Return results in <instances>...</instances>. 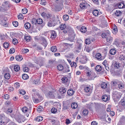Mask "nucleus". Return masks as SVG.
I'll list each match as a JSON object with an SVG mask.
<instances>
[{"label":"nucleus","mask_w":125,"mask_h":125,"mask_svg":"<svg viewBox=\"0 0 125 125\" xmlns=\"http://www.w3.org/2000/svg\"><path fill=\"white\" fill-rule=\"evenodd\" d=\"M59 28L61 30H63V32L65 34L68 32L72 29L69 26H66L64 23L61 24Z\"/></svg>","instance_id":"obj_1"},{"label":"nucleus","mask_w":125,"mask_h":125,"mask_svg":"<svg viewBox=\"0 0 125 125\" xmlns=\"http://www.w3.org/2000/svg\"><path fill=\"white\" fill-rule=\"evenodd\" d=\"M68 32L69 33L68 39V40L71 42H73L74 39L75 35V34L74 33L72 29H71V30H70Z\"/></svg>","instance_id":"obj_2"},{"label":"nucleus","mask_w":125,"mask_h":125,"mask_svg":"<svg viewBox=\"0 0 125 125\" xmlns=\"http://www.w3.org/2000/svg\"><path fill=\"white\" fill-rule=\"evenodd\" d=\"M56 92L49 91L46 94L47 95L51 98L55 99L56 96Z\"/></svg>","instance_id":"obj_3"},{"label":"nucleus","mask_w":125,"mask_h":125,"mask_svg":"<svg viewBox=\"0 0 125 125\" xmlns=\"http://www.w3.org/2000/svg\"><path fill=\"white\" fill-rule=\"evenodd\" d=\"M7 118L4 117H2L0 119V125H4L7 122Z\"/></svg>","instance_id":"obj_4"},{"label":"nucleus","mask_w":125,"mask_h":125,"mask_svg":"<svg viewBox=\"0 0 125 125\" xmlns=\"http://www.w3.org/2000/svg\"><path fill=\"white\" fill-rule=\"evenodd\" d=\"M42 15L45 18L49 19V20L51 19L52 15L50 14H46L44 13H43L42 14Z\"/></svg>","instance_id":"obj_5"},{"label":"nucleus","mask_w":125,"mask_h":125,"mask_svg":"<svg viewBox=\"0 0 125 125\" xmlns=\"http://www.w3.org/2000/svg\"><path fill=\"white\" fill-rule=\"evenodd\" d=\"M70 104L67 102H65L63 103L62 110H65L68 109V108L70 106Z\"/></svg>","instance_id":"obj_6"},{"label":"nucleus","mask_w":125,"mask_h":125,"mask_svg":"<svg viewBox=\"0 0 125 125\" xmlns=\"http://www.w3.org/2000/svg\"><path fill=\"white\" fill-rule=\"evenodd\" d=\"M50 33L51 38H55L56 37L57 34L56 31H51Z\"/></svg>","instance_id":"obj_7"},{"label":"nucleus","mask_w":125,"mask_h":125,"mask_svg":"<svg viewBox=\"0 0 125 125\" xmlns=\"http://www.w3.org/2000/svg\"><path fill=\"white\" fill-rule=\"evenodd\" d=\"M41 41L42 44L43 45L44 47H45L47 44V42L46 40L43 37H42Z\"/></svg>","instance_id":"obj_8"},{"label":"nucleus","mask_w":125,"mask_h":125,"mask_svg":"<svg viewBox=\"0 0 125 125\" xmlns=\"http://www.w3.org/2000/svg\"><path fill=\"white\" fill-rule=\"evenodd\" d=\"M75 91L72 89H70L68 90L67 93L70 96L73 95L74 94Z\"/></svg>","instance_id":"obj_9"},{"label":"nucleus","mask_w":125,"mask_h":125,"mask_svg":"<svg viewBox=\"0 0 125 125\" xmlns=\"http://www.w3.org/2000/svg\"><path fill=\"white\" fill-rule=\"evenodd\" d=\"M54 22V20L53 19H50L49 20V21L48 23V25L49 27H52L53 25Z\"/></svg>","instance_id":"obj_10"},{"label":"nucleus","mask_w":125,"mask_h":125,"mask_svg":"<svg viewBox=\"0 0 125 125\" xmlns=\"http://www.w3.org/2000/svg\"><path fill=\"white\" fill-rule=\"evenodd\" d=\"M86 2H82L81 3L80 5V8L82 9H84L86 8Z\"/></svg>","instance_id":"obj_11"},{"label":"nucleus","mask_w":125,"mask_h":125,"mask_svg":"<svg viewBox=\"0 0 125 125\" xmlns=\"http://www.w3.org/2000/svg\"><path fill=\"white\" fill-rule=\"evenodd\" d=\"M23 70L24 72H28L29 70V68L25 65H23Z\"/></svg>","instance_id":"obj_12"},{"label":"nucleus","mask_w":125,"mask_h":125,"mask_svg":"<svg viewBox=\"0 0 125 125\" xmlns=\"http://www.w3.org/2000/svg\"><path fill=\"white\" fill-rule=\"evenodd\" d=\"M24 27L27 29H29L31 27V25L29 22H26L24 24Z\"/></svg>","instance_id":"obj_13"},{"label":"nucleus","mask_w":125,"mask_h":125,"mask_svg":"<svg viewBox=\"0 0 125 125\" xmlns=\"http://www.w3.org/2000/svg\"><path fill=\"white\" fill-rule=\"evenodd\" d=\"M15 59L17 61H20L23 58L21 55H17L16 56Z\"/></svg>","instance_id":"obj_14"},{"label":"nucleus","mask_w":125,"mask_h":125,"mask_svg":"<svg viewBox=\"0 0 125 125\" xmlns=\"http://www.w3.org/2000/svg\"><path fill=\"white\" fill-rule=\"evenodd\" d=\"M34 20L35 21V22H36L38 24H41L43 22L42 20L41 19H38L37 20H36V19H35Z\"/></svg>","instance_id":"obj_15"},{"label":"nucleus","mask_w":125,"mask_h":125,"mask_svg":"<svg viewBox=\"0 0 125 125\" xmlns=\"http://www.w3.org/2000/svg\"><path fill=\"white\" fill-rule=\"evenodd\" d=\"M43 119V117L41 116H38L36 118V121L39 122L41 121Z\"/></svg>","instance_id":"obj_16"},{"label":"nucleus","mask_w":125,"mask_h":125,"mask_svg":"<svg viewBox=\"0 0 125 125\" xmlns=\"http://www.w3.org/2000/svg\"><path fill=\"white\" fill-rule=\"evenodd\" d=\"M95 69L96 71L99 72L101 70L102 67L100 65H98L96 66Z\"/></svg>","instance_id":"obj_17"},{"label":"nucleus","mask_w":125,"mask_h":125,"mask_svg":"<svg viewBox=\"0 0 125 125\" xmlns=\"http://www.w3.org/2000/svg\"><path fill=\"white\" fill-rule=\"evenodd\" d=\"M62 82L64 83H66L67 82L68 79L66 77H63L61 79Z\"/></svg>","instance_id":"obj_18"},{"label":"nucleus","mask_w":125,"mask_h":125,"mask_svg":"<svg viewBox=\"0 0 125 125\" xmlns=\"http://www.w3.org/2000/svg\"><path fill=\"white\" fill-rule=\"evenodd\" d=\"M80 31L84 33L87 31L86 28L85 26H83L81 28Z\"/></svg>","instance_id":"obj_19"},{"label":"nucleus","mask_w":125,"mask_h":125,"mask_svg":"<svg viewBox=\"0 0 125 125\" xmlns=\"http://www.w3.org/2000/svg\"><path fill=\"white\" fill-rule=\"evenodd\" d=\"M69 67L68 66H67L63 68V71L64 73L69 72L70 71V70L69 69Z\"/></svg>","instance_id":"obj_20"},{"label":"nucleus","mask_w":125,"mask_h":125,"mask_svg":"<svg viewBox=\"0 0 125 125\" xmlns=\"http://www.w3.org/2000/svg\"><path fill=\"white\" fill-rule=\"evenodd\" d=\"M108 98L106 95H104L102 96V99L104 101H106L108 100Z\"/></svg>","instance_id":"obj_21"},{"label":"nucleus","mask_w":125,"mask_h":125,"mask_svg":"<svg viewBox=\"0 0 125 125\" xmlns=\"http://www.w3.org/2000/svg\"><path fill=\"white\" fill-rule=\"evenodd\" d=\"M71 106L72 108L75 109L77 107L78 105L75 103H73L71 104Z\"/></svg>","instance_id":"obj_22"},{"label":"nucleus","mask_w":125,"mask_h":125,"mask_svg":"<svg viewBox=\"0 0 125 125\" xmlns=\"http://www.w3.org/2000/svg\"><path fill=\"white\" fill-rule=\"evenodd\" d=\"M95 58L97 59L101 60V54L100 53H97L95 55Z\"/></svg>","instance_id":"obj_23"},{"label":"nucleus","mask_w":125,"mask_h":125,"mask_svg":"<svg viewBox=\"0 0 125 125\" xmlns=\"http://www.w3.org/2000/svg\"><path fill=\"white\" fill-rule=\"evenodd\" d=\"M84 91L85 92L90 93V88L88 86L84 88Z\"/></svg>","instance_id":"obj_24"},{"label":"nucleus","mask_w":125,"mask_h":125,"mask_svg":"<svg viewBox=\"0 0 125 125\" xmlns=\"http://www.w3.org/2000/svg\"><path fill=\"white\" fill-rule=\"evenodd\" d=\"M118 6L119 8L121 9L124 8L125 5L123 3H120L118 4Z\"/></svg>","instance_id":"obj_25"},{"label":"nucleus","mask_w":125,"mask_h":125,"mask_svg":"<svg viewBox=\"0 0 125 125\" xmlns=\"http://www.w3.org/2000/svg\"><path fill=\"white\" fill-rule=\"evenodd\" d=\"M121 14V12L119 10H116L115 13V14L117 16H120Z\"/></svg>","instance_id":"obj_26"},{"label":"nucleus","mask_w":125,"mask_h":125,"mask_svg":"<svg viewBox=\"0 0 125 125\" xmlns=\"http://www.w3.org/2000/svg\"><path fill=\"white\" fill-rule=\"evenodd\" d=\"M99 12L97 10H94L93 11V15L95 16H97L98 15Z\"/></svg>","instance_id":"obj_27"},{"label":"nucleus","mask_w":125,"mask_h":125,"mask_svg":"<svg viewBox=\"0 0 125 125\" xmlns=\"http://www.w3.org/2000/svg\"><path fill=\"white\" fill-rule=\"evenodd\" d=\"M4 77L7 79H9L10 78V76L9 73H6L4 74Z\"/></svg>","instance_id":"obj_28"},{"label":"nucleus","mask_w":125,"mask_h":125,"mask_svg":"<svg viewBox=\"0 0 125 125\" xmlns=\"http://www.w3.org/2000/svg\"><path fill=\"white\" fill-rule=\"evenodd\" d=\"M57 67V69L59 71H62L63 69V66L61 64L58 65Z\"/></svg>","instance_id":"obj_29"},{"label":"nucleus","mask_w":125,"mask_h":125,"mask_svg":"<svg viewBox=\"0 0 125 125\" xmlns=\"http://www.w3.org/2000/svg\"><path fill=\"white\" fill-rule=\"evenodd\" d=\"M57 50L56 47L55 46H52L51 49V51L53 52H55Z\"/></svg>","instance_id":"obj_30"},{"label":"nucleus","mask_w":125,"mask_h":125,"mask_svg":"<svg viewBox=\"0 0 125 125\" xmlns=\"http://www.w3.org/2000/svg\"><path fill=\"white\" fill-rule=\"evenodd\" d=\"M14 69L15 71L17 72L20 70V67L19 65H17L14 66Z\"/></svg>","instance_id":"obj_31"},{"label":"nucleus","mask_w":125,"mask_h":125,"mask_svg":"<svg viewBox=\"0 0 125 125\" xmlns=\"http://www.w3.org/2000/svg\"><path fill=\"white\" fill-rule=\"evenodd\" d=\"M113 38L111 37H109L106 38L107 41L109 43L111 42L113 40Z\"/></svg>","instance_id":"obj_32"},{"label":"nucleus","mask_w":125,"mask_h":125,"mask_svg":"<svg viewBox=\"0 0 125 125\" xmlns=\"http://www.w3.org/2000/svg\"><path fill=\"white\" fill-rule=\"evenodd\" d=\"M28 76L26 74H23L22 75V78L24 80H26L28 78Z\"/></svg>","instance_id":"obj_33"},{"label":"nucleus","mask_w":125,"mask_h":125,"mask_svg":"<svg viewBox=\"0 0 125 125\" xmlns=\"http://www.w3.org/2000/svg\"><path fill=\"white\" fill-rule=\"evenodd\" d=\"M107 86V84L105 83H103L101 84V87L103 89H105Z\"/></svg>","instance_id":"obj_34"},{"label":"nucleus","mask_w":125,"mask_h":125,"mask_svg":"<svg viewBox=\"0 0 125 125\" xmlns=\"http://www.w3.org/2000/svg\"><path fill=\"white\" fill-rule=\"evenodd\" d=\"M110 53L112 55H114L116 53V51L115 49H112L110 50Z\"/></svg>","instance_id":"obj_35"},{"label":"nucleus","mask_w":125,"mask_h":125,"mask_svg":"<svg viewBox=\"0 0 125 125\" xmlns=\"http://www.w3.org/2000/svg\"><path fill=\"white\" fill-rule=\"evenodd\" d=\"M4 47L5 49L8 48L9 46V43L7 42H5L3 44Z\"/></svg>","instance_id":"obj_36"},{"label":"nucleus","mask_w":125,"mask_h":125,"mask_svg":"<svg viewBox=\"0 0 125 125\" xmlns=\"http://www.w3.org/2000/svg\"><path fill=\"white\" fill-rule=\"evenodd\" d=\"M12 112V109L11 108H8L6 112V113L8 114L11 113Z\"/></svg>","instance_id":"obj_37"},{"label":"nucleus","mask_w":125,"mask_h":125,"mask_svg":"<svg viewBox=\"0 0 125 125\" xmlns=\"http://www.w3.org/2000/svg\"><path fill=\"white\" fill-rule=\"evenodd\" d=\"M111 85L114 86H115L117 85V82L115 81H112L111 83Z\"/></svg>","instance_id":"obj_38"},{"label":"nucleus","mask_w":125,"mask_h":125,"mask_svg":"<svg viewBox=\"0 0 125 125\" xmlns=\"http://www.w3.org/2000/svg\"><path fill=\"white\" fill-rule=\"evenodd\" d=\"M59 91L61 94H64L66 92V90L64 88H62V89H60Z\"/></svg>","instance_id":"obj_39"},{"label":"nucleus","mask_w":125,"mask_h":125,"mask_svg":"<svg viewBox=\"0 0 125 125\" xmlns=\"http://www.w3.org/2000/svg\"><path fill=\"white\" fill-rule=\"evenodd\" d=\"M51 111L52 113H55L57 111V109L55 108H53L51 109Z\"/></svg>","instance_id":"obj_40"},{"label":"nucleus","mask_w":125,"mask_h":125,"mask_svg":"<svg viewBox=\"0 0 125 125\" xmlns=\"http://www.w3.org/2000/svg\"><path fill=\"white\" fill-rule=\"evenodd\" d=\"M88 113V111L87 109L84 110L83 111V114L85 115H87Z\"/></svg>","instance_id":"obj_41"},{"label":"nucleus","mask_w":125,"mask_h":125,"mask_svg":"<svg viewBox=\"0 0 125 125\" xmlns=\"http://www.w3.org/2000/svg\"><path fill=\"white\" fill-rule=\"evenodd\" d=\"M63 18L65 21H67L69 19V17L68 15H64L63 16Z\"/></svg>","instance_id":"obj_42"},{"label":"nucleus","mask_w":125,"mask_h":125,"mask_svg":"<svg viewBox=\"0 0 125 125\" xmlns=\"http://www.w3.org/2000/svg\"><path fill=\"white\" fill-rule=\"evenodd\" d=\"M40 79L35 80H34L33 82L36 85L40 83Z\"/></svg>","instance_id":"obj_43"},{"label":"nucleus","mask_w":125,"mask_h":125,"mask_svg":"<svg viewBox=\"0 0 125 125\" xmlns=\"http://www.w3.org/2000/svg\"><path fill=\"white\" fill-rule=\"evenodd\" d=\"M13 24V26L15 27H17L18 26V22L16 21H14L12 22Z\"/></svg>","instance_id":"obj_44"},{"label":"nucleus","mask_w":125,"mask_h":125,"mask_svg":"<svg viewBox=\"0 0 125 125\" xmlns=\"http://www.w3.org/2000/svg\"><path fill=\"white\" fill-rule=\"evenodd\" d=\"M32 99L34 102L35 103H38L39 102V101L38 99L35 98L34 97L32 98Z\"/></svg>","instance_id":"obj_45"},{"label":"nucleus","mask_w":125,"mask_h":125,"mask_svg":"<svg viewBox=\"0 0 125 125\" xmlns=\"http://www.w3.org/2000/svg\"><path fill=\"white\" fill-rule=\"evenodd\" d=\"M28 108L26 107H24L22 109V111L24 113L26 112L27 111Z\"/></svg>","instance_id":"obj_46"},{"label":"nucleus","mask_w":125,"mask_h":125,"mask_svg":"<svg viewBox=\"0 0 125 125\" xmlns=\"http://www.w3.org/2000/svg\"><path fill=\"white\" fill-rule=\"evenodd\" d=\"M12 41L13 43L14 44H16L18 42V41L15 38L13 39Z\"/></svg>","instance_id":"obj_47"},{"label":"nucleus","mask_w":125,"mask_h":125,"mask_svg":"<svg viewBox=\"0 0 125 125\" xmlns=\"http://www.w3.org/2000/svg\"><path fill=\"white\" fill-rule=\"evenodd\" d=\"M85 43L86 44H89L90 43V41L89 39H86Z\"/></svg>","instance_id":"obj_48"},{"label":"nucleus","mask_w":125,"mask_h":125,"mask_svg":"<svg viewBox=\"0 0 125 125\" xmlns=\"http://www.w3.org/2000/svg\"><path fill=\"white\" fill-rule=\"evenodd\" d=\"M18 18L19 19L21 20L24 17L22 14L20 13L19 14V15L18 16Z\"/></svg>","instance_id":"obj_49"},{"label":"nucleus","mask_w":125,"mask_h":125,"mask_svg":"<svg viewBox=\"0 0 125 125\" xmlns=\"http://www.w3.org/2000/svg\"><path fill=\"white\" fill-rule=\"evenodd\" d=\"M15 51V49L14 48H12L10 50V53H13Z\"/></svg>","instance_id":"obj_50"},{"label":"nucleus","mask_w":125,"mask_h":125,"mask_svg":"<svg viewBox=\"0 0 125 125\" xmlns=\"http://www.w3.org/2000/svg\"><path fill=\"white\" fill-rule=\"evenodd\" d=\"M124 87V85L122 84H118V87L120 89H122Z\"/></svg>","instance_id":"obj_51"},{"label":"nucleus","mask_w":125,"mask_h":125,"mask_svg":"<svg viewBox=\"0 0 125 125\" xmlns=\"http://www.w3.org/2000/svg\"><path fill=\"white\" fill-rule=\"evenodd\" d=\"M121 103L122 105L124 106L125 107V100H122L121 101Z\"/></svg>","instance_id":"obj_52"},{"label":"nucleus","mask_w":125,"mask_h":125,"mask_svg":"<svg viewBox=\"0 0 125 125\" xmlns=\"http://www.w3.org/2000/svg\"><path fill=\"white\" fill-rule=\"evenodd\" d=\"M20 93L21 94H22L23 95H24L26 93L25 91L23 90H21L20 91Z\"/></svg>","instance_id":"obj_53"},{"label":"nucleus","mask_w":125,"mask_h":125,"mask_svg":"<svg viewBox=\"0 0 125 125\" xmlns=\"http://www.w3.org/2000/svg\"><path fill=\"white\" fill-rule=\"evenodd\" d=\"M85 50L86 52H89L91 50V48L88 47H86L85 48Z\"/></svg>","instance_id":"obj_54"},{"label":"nucleus","mask_w":125,"mask_h":125,"mask_svg":"<svg viewBox=\"0 0 125 125\" xmlns=\"http://www.w3.org/2000/svg\"><path fill=\"white\" fill-rule=\"evenodd\" d=\"M25 39L27 42H29L30 40V37L28 36H26L25 38Z\"/></svg>","instance_id":"obj_55"},{"label":"nucleus","mask_w":125,"mask_h":125,"mask_svg":"<svg viewBox=\"0 0 125 125\" xmlns=\"http://www.w3.org/2000/svg\"><path fill=\"white\" fill-rule=\"evenodd\" d=\"M22 11L23 14H25L27 12V9L26 8H24L22 9Z\"/></svg>","instance_id":"obj_56"},{"label":"nucleus","mask_w":125,"mask_h":125,"mask_svg":"<svg viewBox=\"0 0 125 125\" xmlns=\"http://www.w3.org/2000/svg\"><path fill=\"white\" fill-rule=\"evenodd\" d=\"M125 56H123V55H120V56L119 57V59L120 60L122 61L123 60H124Z\"/></svg>","instance_id":"obj_57"},{"label":"nucleus","mask_w":125,"mask_h":125,"mask_svg":"<svg viewBox=\"0 0 125 125\" xmlns=\"http://www.w3.org/2000/svg\"><path fill=\"white\" fill-rule=\"evenodd\" d=\"M4 3L5 5H7V6H8L9 7H10V5H9V2L7 1H5L4 2Z\"/></svg>","instance_id":"obj_58"},{"label":"nucleus","mask_w":125,"mask_h":125,"mask_svg":"<svg viewBox=\"0 0 125 125\" xmlns=\"http://www.w3.org/2000/svg\"><path fill=\"white\" fill-rule=\"evenodd\" d=\"M101 36L103 38H105L106 37V35L105 33H103L102 34Z\"/></svg>","instance_id":"obj_59"},{"label":"nucleus","mask_w":125,"mask_h":125,"mask_svg":"<svg viewBox=\"0 0 125 125\" xmlns=\"http://www.w3.org/2000/svg\"><path fill=\"white\" fill-rule=\"evenodd\" d=\"M82 45V44L81 43H78V46L77 47V49L80 50L81 48V46Z\"/></svg>","instance_id":"obj_60"},{"label":"nucleus","mask_w":125,"mask_h":125,"mask_svg":"<svg viewBox=\"0 0 125 125\" xmlns=\"http://www.w3.org/2000/svg\"><path fill=\"white\" fill-rule=\"evenodd\" d=\"M87 59L86 58H85L84 59H83L82 60V63H85L87 61Z\"/></svg>","instance_id":"obj_61"},{"label":"nucleus","mask_w":125,"mask_h":125,"mask_svg":"<svg viewBox=\"0 0 125 125\" xmlns=\"http://www.w3.org/2000/svg\"><path fill=\"white\" fill-rule=\"evenodd\" d=\"M55 61L53 60H49V63L50 64H51L54 62Z\"/></svg>","instance_id":"obj_62"},{"label":"nucleus","mask_w":125,"mask_h":125,"mask_svg":"<svg viewBox=\"0 0 125 125\" xmlns=\"http://www.w3.org/2000/svg\"><path fill=\"white\" fill-rule=\"evenodd\" d=\"M4 98L5 99H8L9 98V95L7 94H6L4 95Z\"/></svg>","instance_id":"obj_63"},{"label":"nucleus","mask_w":125,"mask_h":125,"mask_svg":"<svg viewBox=\"0 0 125 125\" xmlns=\"http://www.w3.org/2000/svg\"><path fill=\"white\" fill-rule=\"evenodd\" d=\"M76 63L75 62H73L72 64H71V67H73V66H74V67H75V66H76Z\"/></svg>","instance_id":"obj_64"}]
</instances>
